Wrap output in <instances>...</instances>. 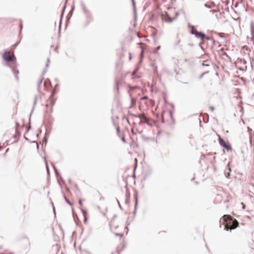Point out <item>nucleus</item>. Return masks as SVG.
Listing matches in <instances>:
<instances>
[{
  "instance_id": "nucleus-8",
  "label": "nucleus",
  "mask_w": 254,
  "mask_h": 254,
  "mask_svg": "<svg viewBox=\"0 0 254 254\" xmlns=\"http://www.w3.org/2000/svg\"><path fill=\"white\" fill-rule=\"evenodd\" d=\"M140 45V48L141 50V55H143L144 49L146 48V45L145 44L143 43H139Z\"/></svg>"
},
{
  "instance_id": "nucleus-16",
  "label": "nucleus",
  "mask_w": 254,
  "mask_h": 254,
  "mask_svg": "<svg viewBox=\"0 0 254 254\" xmlns=\"http://www.w3.org/2000/svg\"><path fill=\"white\" fill-rule=\"evenodd\" d=\"M115 233H116V235H120V236H123V234H118V233H116V232H115Z\"/></svg>"
},
{
  "instance_id": "nucleus-6",
  "label": "nucleus",
  "mask_w": 254,
  "mask_h": 254,
  "mask_svg": "<svg viewBox=\"0 0 254 254\" xmlns=\"http://www.w3.org/2000/svg\"><path fill=\"white\" fill-rule=\"evenodd\" d=\"M196 37L198 38H200L201 40H204L206 39V40H209V38L206 37L204 33L201 32H197L195 35Z\"/></svg>"
},
{
  "instance_id": "nucleus-7",
  "label": "nucleus",
  "mask_w": 254,
  "mask_h": 254,
  "mask_svg": "<svg viewBox=\"0 0 254 254\" xmlns=\"http://www.w3.org/2000/svg\"><path fill=\"white\" fill-rule=\"evenodd\" d=\"M139 117L141 119L142 122H143L145 123H148L149 119L144 114H140Z\"/></svg>"
},
{
  "instance_id": "nucleus-17",
  "label": "nucleus",
  "mask_w": 254,
  "mask_h": 254,
  "mask_svg": "<svg viewBox=\"0 0 254 254\" xmlns=\"http://www.w3.org/2000/svg\"><path fill=\"white\" fill-rule=\"evenodd\" d=\"M35 146H36V148H37V149H38V147H39V145H38V144L37 143H36V144H35Z\"/></svg>"
},
{
  "instance_id": "nucleus-4",
  "label": "nucleus",
  "mask_w": 254,
  "mask_h": 254,
  "mask_svg": "<svg viewBox=\"0 0 254 254\" xmlns=\"http://www.w3.org/2000/svg\"><path fill=\"white\" fill-rule=\"evenodd\" d=\"M176 17H171L170 16V15L168 13L165 12V13H162L161 14V18L163 21H164L167 22H172L175 19Z\"/></svg>"
},
{
  "instance_id": "nucleus-10",
  "label": "nucleus",
  "mask_w": 254,
  "mask_h": 254,
  "mask_svg": "<svg viewBox=\"0 0 254 254\" xmlns=\"http://www.w3.org/2000/svg\"><path fill=\"white\" fill-rule=\"evenodd\" d=\"M198 32L197 31V30L195 29V28L193 27V26H191V34H194L195 35H196V33H197Z\"/></svg>"
},
{
  "instance_id": "nucleus-15",
  "label": "nucleus",
  "mask_w": 254,
  "mask_h": 254,
  "mask_svg": "<svg viewBox=\"0 0 254 254\" xmlns=\"http://www.w3.org/2000/svg\"><path fill=\"white\" fill-rule=\"evenodd\" d=\"M242 205H243V209H245L246 206L244 204V203L242 202Z\"/></svg>"
},
{
  "instance_id": "nucleus-2",
  "label": "nucleus",
  "mask_w": 254,
  "mask_h": 254,
  "mask_svg": "<svg viewBox=\"0 0 254 254\" xmlns=\"http://www.w3.org/2000/svg\"><path fill=\"white\" fill-rule=\"evenodd\" d=\"M2 57L3 59L6 62H10L13 60L14 57L13 52H5Z\"/></svg>"
},
{
  "instance_id": "nucleus-18",
  "label": "nucleus",
  "mask_w": 254,
  "mask_h": 254,
  "mask_svg": "<svg viewBox=\"0 0 254 254\" xmlns=\"http://www.w3.org/2000/svg\"><path fill=\"white\" fill-rule=\"evenodd\" d=\"M129 55H130V56H129V60H130L131 58V54H130Z\"/></svg>"
},
{
  "instance_id": "nucleus-19",
  "label": "nucleus",
  "mask_w": 254,
  "mask_h": 254,
  "mask_svg": "<svg viewBox=\"0 0 254 254\" xmlns=\"http://www.w3.org/2000/svg\"><path fill=\"white\" fill-rule=\"evenodd\" d=\"M135 71H134V72H133V74H135Z\"/></svg>"
},
{
  "instance_id": "nucleus-3",
  "label": "nucleus",
  "mask_w": 254,
  "mask_h": 254,
  "mask_svg": "<svg viewBox=\"0 0 254 254\" xmlns=\"http://www.w3.org/2000/svg\"><path fill=\"white\" fill-rule=\"evenodd\" d=\"M219 139V142L221 146H223L227 150H231L232 147L231 145L228 143L225 142L222 138H221L219 134H217Z\"/></svg>"
},
{
  "instance_id": "nucleus-11",
  "label": "nucleus",
  "mask_w": 254,
  "mask_h": 254,
  "mask_svg": "<svg viewBox=\"0 0 254 254\" xmlns=\"http://www.w3.org/2000/svg\"><path fill=\"white\" fill-rule=\"evenodd\" d=\"M134 198L135 201V208H136V206H137V196H136V195H135V196H134Z\"/></svg>"
},
{
  "instance_id": "nucleus-14",
  "label": "nucleus",
  "mask_w": 254,
  "mask_h": 254,
  "mask_svg": "<svg viewBox=\"0 0 254 254\" xmlns=\"http://www.w3.org/2000/svg\"><path fill=\"white\" fill-rule=\"evenodd\" d=\"M122 141L124 142H125L126 141H125V137L124 136H123L122 138Z\"/></svg>"
},
{
  "instance_id": "nucleus-12",
  "label": "nucleus",
  "mask_w": 254,
  "mask_h": 254,
  "mask_svg": "<svg viewBox=\"0 0 254 254\" xmlns=\"http://www.w3.org/2000/svg\"><path fill=\"white\" fill-rule=\"evenodd\" d=\"M14 74H15V77L16 78L18 79V77H17V74H18L19 73V71H17V70H14Z\"/></svg>"
},
{
  "instance_id": "nucleus-5",
  "label": "nucleus",
  "mask_w": 254,
  "mask_h": 254,
  "mask_svg": "<svg viewBox=\"0 0 254 254\" xmlns=\"http://www.w3.org/2000/svg\"><path fill=\"white\" fill-rule=\"evenodd\" d=\"M144 102L145 104L149 103L150 105H153V101L151 100L148 99L146 97H144L141 98V103Z\"/></svg>"
},
{
  "instance_id": "nucleus-9",
  "label": "nucleus",
  "mask_w": 254,
  "mask_h": 254,
  "mask_svg": "<svg viewBox=\"0 0 254 254\" xmlns=\"http://www.w3.org/2000/svg\"><path fill=\"white\" fill-rule=\"evenodd\" d=\"M118 227V226H116L114 222H112L111 224V228L113 231H114L115 228Z\"/></svg>"
},
{
  "instance_id": "nucleus-1",
  "label": "nucleus",
  "mask_w": 254,
  "mask_h": 254,
  "mask_svg": "<svg viewBox=\"0 0 254 254\" xmlns=\"http://www.w3.org/2000/svg\"><path fill=\"white\" fill-rule=\"evenodd\" d=\"M223 223L224 225V229L228 231L229 230L234 229L236 228L239 225L238 221L233 219V217L229 215H224L223 216Z\"/></svg>"
},
{
  "instance_id": "nucleus-13",
  "label": "nucleus",
  "mask_w": 254,
  "mask_h": 254,
  "mask_svg": "<svg viewBox=\"0 0 254 254\" xmlns=\"http://www.w3.org/2000/svg\"><path fill=\"white\" fill-rule=\"evenodd\" d=\"M208 72H205V73H203V74L201 75L200 77H201V78L203 77V76H204L206 74H208Z\"/></svg>"
}]
</instances>
